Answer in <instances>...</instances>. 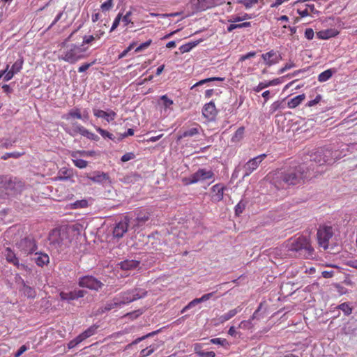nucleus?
I'll return each instance as SVG.
<instances>
[{"label": "nucleus", "mask_w": 357, "mask_h": 357, "mask_svg": "<svg viewBox=\"0 0 357 357\" xmlns=\"http://www.w3.org/2000/svg\"><path fill=\"white\" fill-rule=\"evenodd\" d=\"M214 176V172L211 169L199 168L197 172L192 174L190 176L183 178L182 183L185 185H190L192 184L204 182L207 180H211V182H213Z\"/></svg>", "instance_id": "nucleus-4"}, {"label": "nucleus", "mask_w": 357, "mask_h": 357, "mask_svg": "<svg viewBox=\"0 0 357 357\" xmlns=\"http://www.w3.org/2000/svg\"><path fill=\"white\" fill-rule=\"evenodd\" d=\"M50 240L53 245H56L61 249L68 248L71 239L67 229H55L50 235Z\"/></svg>", "instance_id": "nucleus-5"}, {"label": "nucleus", "mask_w": 357, "mask_h": 357, "mask_svg": "<svg viewBox=\"0 0 357 357\" xmlns=\"http://www.w3.org/2000/svg\"><path fill=\"white\" fill-rule=\"evenodd\" d=\"M120 267L123 270L128 271L132 270L138 267L139 261L137 260H125L120 263Z\"/></svg>", "instance_id": "nucleus-29"}, {"label": "nucleus", "mask_w": 357, "mask_h": 357, "mask_svg": "<svg viewBox=\"0 0 357 357\" xmlns=\"http://www.w3.org/2000/svg\"><path fill=\"white\" fill-rule=\"evenodd\" d=\"M335 70L332 69H328L321 73L318 76V81L320 82H324L328 81L333 75Z\"/></svg>", "instance_id": "nucleus-37"}, {"label": "nucleus", "mask_w": 357, "mask_h": 357, "mask_svg": "<svg viewBox=\"0 0 357 357\" xmlns=\"http://www.w3.org/2000/svg\"><path fill=\"white\" fill-rule=\"evenodd\" d=\"M95 63V61H93L92 63H83L82 65H81L79 68H78V72L79 73H84L85 71H86L92 65H93Z\"/></svg>", "instance_id": "nucleus-62"}, {"label": "nucleus", "mask_w": 357, "mask_h": 357, "mask_svg": "<svg viewBox=\"0 0 357 357\" xmlns=\"http://www.w3.org/2000/svg\"><path fill=\"white\" fill-rule=\"evenodd\" d=\"M195 46H196V43H188L181 45L179 47V50L181 53H186V52H190Z\"/></svg>", "instance_id": "nucleus-48"}, {"label": "nucleus", "mask_w": 357, "mask_h": 357, "mask_svg": "<svg viewBox=\"0 0 357 357\" xmlns=\"http://www.w3.org/2000/svg\"><path fill=\"white\" fill-rule=\"evenodd\" d=\"M72 172L68 169H61L58 174V176L55 178L57 181H64L70 178L72 176Z\"/></svg>", "instance_id": "nucleus-34"}, {"label": "nucleus", "mask_w": 357, "mask_h": 357, "mask_svg": "<svg viewBox=\"0 0 357 357\" xmlns=\"http://www.w3.org/2000/svg\"><path fill=\"white\" fill-rule=\"evenodd\" d=\"M151 43H152L151 39H149V40L142 43L135 49V52H140L143 51L144 50L148 48L151 45Z\"/></svg>", "instance_id": "nucleus-54"}, {"label": "nucleus", "mask_w": 357, "mask_h": 357, "mask_svg": "<svg viewBox=\"0 0 357 357\" xmlns=\"http://www.w3.org/2000/svg\"><path fill=\"white\" fill-rule=\"evenodd\" d=\"M38 256L35 258L36 264L39 266H43L44 265L49 263L50 257L48 255L45 253H37Z\"/></svg>", "instance_id": "nucleus-32"}, {"label": "nucleus", "mask_w": 357, "mask_h": 357, "mask_svg": "<svg viewBox=\"0 0 357 357\" xmlns=\"http://www.w3.org/2000/svg\"><path fill=\"white\" fill-rule=\"evenodd\" d=\"M321 100L322 96L320 94H317L313 100H311L307 102L306 106L309 107H313L317 104L319 103Z\"/></svg>", "instance_id": "nucleus-53"}, {"label": "nucleus", "mask_w": 357, "mask_h": 357, "mask_svg": "<svg viewBox=\"0 0 357 357\" xmlns=\"http://www.w3.org/2000/svg\"><path fill=\"white\" fill-rule=\"evenodd\" d=\"M23 64L24 60L23 58L21 57L12 65L11 68L10 70L15 74H17L19 72H20V70L22 69Z\"/></svg>", "instance_id": "nucleus-38"}, {"label": "nucleus", "mask_w": 357, "mask_h": 357, "mask_svg": "<svg viewBox=\"0 0 357 357\" xmlns=\"http://www.w3.org/2000/svg\"><path fill=\"white\" fill-rule=\"evenodd\" d=\"M73 128L72 132H70V134L72 136H75L77 133L80 134L81 133V131H80L81 129H84V126H81L80 124H78L77 123H73Z\"/></svg>", "instance_id": "nucleus-57"}, {"label": "nucleus", "mask_w": 357, "mask_h": 357, "mask_svg": "<svg viewBox=\"0 0 357 357\" xmlns=\"http://www.w3.org/2000/svg\"><path fill=\"white\" fill-rule=\"evenodd\" d=\"M307 172H304L303 166H298L294 169H288L282 174V180L287 185H297L301 183L307 178Z\"/></svg>", "instance_id": "nucleus-3"}, {"label": "nucleus", "mask_w": 357, "mask_h": 357, "mask_svg": "<svg viewBox=\"0 0 357 357\" xmlns=\"http://www.w3.org/2000/svg\"><path fill=\"white\" fill-rule=\"evenodd\" d=\"M200 131H202L201 126L199 124H195L192 127L185 130L182 133L178 135L177 141H180L185 137H192L196 135L199 134Z\"/></svg>", "instance_id": "nucleus-19"}, {"label": "nucleus", "mask_w": 357, "mask_h": 357, "mask_svg": "<svg viewBox=\"0 0 357 357\" xmlns=\"http://www.w3.org/2000/svg\"><path fill=\"white\" fill-rule=\"evenodd\" d=\"M86 291L84 290H74L70 292L61 291L59 294L61 301H71L84 296Z\"/></svg>", "instance_id": "nucleus-14"}, {"label": "nucleus", "mask_w": 357, "mask_h": 357, "mask_svg": "<svg viewBox=\"0 0 357 357\" xmlns=\"http://www.w3.org/2000/svg\"><path fill=\"white\" fill-rule=\"evenodd\" d=\"M147 291L142 289H134L121 294V303H129L146 296Z\"/></svg>", "instance_id": "nucleus-9"}, {"label": "nucleus", "mask_w": 357, "mask_h": 357, "mask_svg": "<svg viewBox=\"0 0 357 357\" xmlns=\"http://www.w3.org/2000/svg\"><path fill=\"white\" fill-rule=\"evenodd\" d=\"M150 213L146 210H142L138 212L136 217V221L138 224H143L149 220Z\"/></svg>", "instance_id": "nucleus-33"}, {"label": "nucleus", "mask_w": 357, "mask_h": 357, "mask_svg": "<svg viewBox=\"0 0 357 357\" xmlns=\"http://www.w3.org/2000/svg\"><path fill=\"white\" fill-rule=\"evenodd\" d=\"M210 342L215 344H219L223 347L229 345V342L226 339H222L220 337L211 339Z\"/></svg>", "instance_id": "nucleus-49"}, {"label": "nucleus", "mask_w": 357, "mask_h": 357, "mask_svg": "<svg viewBox=\"0 0 357 357\" xmlns=\"http://www.w3.org/2000/svg\"><path fill=\"white\" fill-rule=\"evenodd\" d=\"M267 87H268V82L264 81V82H259V84L257 86H255L252 90L256 93H259Z\"/></svg>", "instance_id": "nucleus-55"}, {"label": "nucleus", "mask_w": 357, "mask_h": 357, "mask_svg": "<svg viewBox=\"0 0 357 357\" xmlns=\"http://www.w3.org/2000/svg\"><path fill=\"white\" fill-rule=\"evenodd\" d=\"M0 179L8 184L6 194L15 195L21 192L24 188V183L17 178H2Z\"/></svg>", "instance_id": "nucleus-10"}, {"label": "nucleus", "mask_w": 357, "mask_h": 357, "mask_svg": "<svg viewBox=\"0 0 357 357\" xmlns=\"http://www.w3.org/2000/svg\"><path fill=\"white\" fill-rule=\"evenodd\" d=\"M113 8V0H107L102 3L100 6V8L102 12H107Z\"/></svg>", "instance_id": "nucleus-50"}, {"label": "nucleus", "mask_w": 357, "mask_h": 357, "mask_svg": "<svg viewBox=\"0 0 357 357\" xmlns=\"http://www.w3.org/2000/svg\"><path fill=\"white\" fill-rule=\"evenodd\" d=\"M224 79H225V78H223V77H213L206 78V79H202V80L199 81L198 82H197L196 84H195L192 86V89H193L195 87H197L198 86L203 85L204 84H206V83H208V82H212V81H223Z\"/></svg>", "instance_id": "nucleus-43"}, {"label": "nucleus", "mask_w": 357, "mask_h": 357, "mask_svg": "<svg viewBox=\"0 0 357 357\" xmlns=\"http://www.w3.org/2000/svg\"><path fill=\"white\" fill-rule=\"evenodd\" d=\"M3 254L8 263L13 264L17 268H26V266L24 264H20L18 257L16 256V254L11 248H6Z\"/></svg>", "instance_id": "nucleus-15"}, {"label": "nucleus", "mask_w": 357, "mask_h": 357, "mask_svg": "<svg viewBox=\"0 0 357 357\" xmlns=\"http://www.w3.org/2000/svg\"><path fill=\"white\" fill-rule=\"evenodd\" d=\"M130 220L128 217H124L122 220L118 222L113 229V235L115 238H122L125 233L127 232Z\"/></svg>", "instance_id": "nucleus-12"}, {"label": "nucleus", "mask_w": 357, "mask_h": 357, "mask_svg": "<svg viewBox=\"0 0 357 357\" xmlns=\"http://www.w3.org/2000/svg\"><path fill=\"white\" fill-rule=\"evenodd\" d=\"M279 57L280 56L278 55L277 52L274 50H271L261 55V58L264 60V63L268 66H271L278 63L280 60Z\"/></svg>", "instance_id": "nucleus-18"}, {"label": "nucleus", "mask_w": 357, "mask_h": 357, "mask_svg": "<svg viewBox=\"0 0 357 357\" xmlns=\"http://www.w3.org/2000/svg\"><path fill=\"white\" fill-rule=\"evenodd\" d=\"M257 0H237V3L243 4L246 8H250Z\"/></svg>", "instance_id": "nucleus-59"}, {"label": "nucleus", "mask_w": 357, "mask_h": 357, "mask_svg": "<svg viewBox=\"0 0 357 357\" xmlns=\"http://www.w3.org/2000/svg\"><path fill=\"white\" fill-rule=\"evenodd\" d=\"M157 333H158V331L149 333L146 334V335H144L142 337H138L135 340H134L131 344H128V347H130V345H132V344H137L139 342H140L141 341L145 340L146 338L149 337H152V336H153L154 335H155Z\"/></svg>", "instance_id": "nucleus-52"}, {"label": "nucleus", "mask_w": 357, "mask_h": 357, "mask_svg": "<svg viewBox=\"0 0 357 357\" xmlns=\"http://www.w3.org/2000/svg\"><path fill=\"white\" fill-rule=\"evenodd\" d=\"M78 284L81 287L88 288L94 291H98L104 286L102 282L92 275H86L79 278Z\"/></svg>", "instance_id": "nucleus-8"}, {"label": "nucleus", "mask_w": 357, "mask_h": 357, "mask_svg": "<svg viewBox=\"0 0 357 357\" xmlns=\"http://www.w3.org/2000/svg\"><path fill=\"white\" fill-rule=\"evenodd\" d=\"M121 17H122V13H119L112 23V25L110 29V32L114 31L119 26L120 22L121 20Z\"/></svg>", "instance_id": "nucleus-51"}, {"label": "nucleus", "mask_w": 357, "mask_h": 357, "mask_svg": "<svg viewBox=\"0 0 357 357\" xmlns=\"http://www.w3.org/2000/svg\"><path fill=\"white\" fill-rule=\"evenodd\" d=\"M225 3V0H197L195 6L197 10L204 11L222 5Z\"/></svg>", "instance_id": "nucleus-13"}, {"label": "nucleus", "mask_w": 357, "mask_h": 357, "mask_svg": "<svg viewBox=\"0 0 357 357\" xmlns=\"http://www.w3.org/2000/svg\"><path fill=\"white\" fill-rule=\"evenodd\" d=\"M288 251L298 253L305 258L312 257L314 249L310 245V241L305 236H298L289 239L286 243Z\"/></svg>", "instance_id": "nucleus-2"}, {"label": "nucleus", "mask_w": 357, "mask_h": 357, "mask_svg": "<svg viewBox=\"0 0 357 357\" xmlns=\"http://www.w3.org/2000/svg\"><path fill=\"white\" fill-rule=\"evenodd\" d=\"M98 327L99 326L96 324L91 326L86 330H85L84 332L79 335V337L82 339V341H84L88 337H90L91 336L93 335L96 333V331L98 328Z\"/></svg>", "instance_id": "nucleus-31"}, {"label": "nucleus", "mask_w": 357, "mask_h": 357, "mask_svg": "<svg viewBox=\"0 0 357 357\" xmlns=\"http://www.w3.org/2000/svg\"><path fill=\"white\" fill-rule=\"evenodd\" d=\"M215 292H211V293H208V294H204L202 297L200 298H195L194 300H192V301H190L187 305H185L181 310V313H183L185 312V311H187L188 310L193 307L194 306H195L198 303H200L202 302H204V301H208V299H210L211 298L213 297V296L214 295Z\"/></svg>", "instance_id": "nucleus-21"}, {"label": "nucleus", "mask_w": 357, "mask_h": 357, "mask_svg": "<svg viewBox=\"0 0 357 357\" xmlns=\"http://www.w3.org/2000/svg\"><path fill=\"white\" fill-rule=\"evenodd\" d=\"M198 356L199 357H215L214 351H199Z\"/></svg>", "instance_id": "nucleus-64"}, {"label": "nucleus", "mask_w": 357, "mask_h": 357, "mask_svg": "<svg viewBox=\"0 0 357 357\" xmlns=\"http://www.w3.org/2000/svg\"><path fill=\"white\" fill-rule=\"evenodd\" d=\"M71 208L77 209V208H84L89 206V202L86 199H81L77 200L75 202L72 203Z\"/></svg>", "instance_id": "nucleus-40"}, {"label": "nucleus", "mask_w": 357, "mask_h": 357, "mask_svg": "<svg viewBox=\"0 0 357 357\" xmlns=\"http://www.w3.org/2000/svg\"><path fill=\"white\" fill-rule=\"evenodd\" d=\"M259 310H257L255 313L252 316L251 319H250L249 320H244V321H242L239 325H238V328H242V329H250L252 327V321L255 319V313L258 311Z\"/></svg>", "instance_id": "nucleus-42"}, {"label": "nucleus", "mask_w": 357, "mask_h": 357, "mask_svg": "<svg viewBox=\"0 0 357 357\" xmlns=\"http://www.w3.org/2000/svg\"><path fill=\"white\" fill-rule=\"evenodd\" d=\"M135 157V154L132 152L125 153L121 158L122 162H127L134 159Z\"/></svg>", "instance_id": "nucleus-63"}, {"label": "nucleus", "mask_w": 357, "mask_h": 357, "mask_svg": "<svg viewBox=\"0 0 357 357\" xmlns=\"http://www.w3.org/2000/svg\"><path fill=\"white\" fill-rule=\"evenodd\" d=\"M266 156V154L263 153L248 160L243 166L245 172L244 177L250 175L255 170H256Z\"/></svg>", "instance_id": "nucleus-11"}, {"label": "nucleus", "mask_w": 357, "mask_h": 357, "mask_svg": "<svg viewBox=\"0 0 357 357\" xmlns=\"http://www.w3.org/2000/svg\"><path fill=\"white\" fill-rule=\"evenodd\" d=\"M89 179L94 183H102L109 179V176L107 173L96 171L92 172L89 176Z\"/></svg>", "instance_id": "nucleus-23"}, {"label": "nucleus", "mask_w": 357, "mask_h": 357, "mask_svg": "<svg viewBox=\"0 0 357 357\" xmlns=\"http://www.w3.org/2000/svg\"><path fill=\"white\" fill-rule=\"evenodd\" d=\"M297 13L301 17H305L310 15L311 13H317L318 11L316 10L314 4H306L305 8H298Z\"/></svg>", "instance_id": "nucleus-27"}, {"label": "nucleus", "mask_w": 357, "mask_h": 357, "mask_svg": "<svg viewBox=\"0 0 357 357\" xmlns=\"http://www.w3.org/2000/svg\"><path fill=\"white\" fill-rule=\"evenodd\" d=\"M72 161L74 165L79 169H84L88 165L87 161L82 159H79L77 158V157H76L75 158H73Z\"/></svg>", "instance_id": "nucleus-44"}, {"label": "nucleus", "mask_w": 357, "mask_h": 357, "mask_svg": "<svg viewBox=\"0 0 357 357\" xmlns=\"http://www.w3.org/2000/svg\"><path fill=\"white\" fill-rule=\"evenodd\" d=\"M66 119L69 120L70 119H82V115L81 110L79 108H73L70 109L66 116Z\"/></svg>", "instance_id": "nucleus-35"}, {"label": "nucleus", "mask_w": 357, "mask_h": 357, "mask_svg": "<svg viewBox=\"0 0 357 357\" xmlns=\"http://www.w3.org/2000/svg\"><path fill=\"white\" fill-rule=\"evenodd\" d=\"M132 15V12L131 10L126 12V13L124 15L122 14L121 21L123 23L124 26H127L130 24L131 25V26H134V23L131 19Z\"/></svg>", "instance_id": "nucleus-39"}, {"label": "nucleus", "mask_w": 357, "mask_h": 357, "mask_svg": "<svg viewBox=\"0 0 357 357\" xmlns=\"http://www.w3.org/2000/svg\"><path fill=\"white\" fill-rule=\"evenodd\" d=\"M305 99L304 93L298 95L290 99L287 102V107L290 109H294L298 107Z\"/></svg>", "instance_id": "nucleus-28"}, {"label": "nucleus", "mask_w": 357, "mask_h": 357, "mask_svg": "<svg viewBox=\"0 0 357 357\" xmlns=\"http://www.w3.org/2000/svg\"><path fill=\"white\" fill-rule=\"evenodd\" d=\"M24 152H22V153H20V152L6 153L1 157V158L4 160H6L10 158H18L20 156H22V155H24Z\"/></svg>", "instance_id": "nucleus-47"}, {"label": "nucleus", "mask_w": 357, "mask_h": 357, "mask_svg": "<svg viewBox=\"0 0 357 357\" xmlns=\"http://www.w3.org/2000/svg\"><path fill=\"white\" fill-rule=\"evenodd\" d=\"M20 255L27 257L36 252L38 249L36 241L33 237H25L16 243Z\"/></svg>", "instance_id": "nucleus-7"}, {"label": "nucleus", "mask_w": 357, "mask_h": 357, "mask_svg": "<svg viewBox=\"0 0 357 357\" xmlns=\"http://www.w3.org/2000/svg\"><path fill=\"white\" fill-rule=\"evenodd\" d=\"M241 310H242V308L240 306H238L236 308L232 309V310H229L228 312L221 315L218 318L219 323L223 324L224 322L229 320L230 319L234 317L237 313L241 312Z\"/></svg>", "instance_id": "nucleus-25"}, {"label": "nucleus", "mask_w": 357, "mask_h": 357, "mask_svg": "<svg viewBox=\"0 0 357 357\" xmlns=\"http://www.w3.org/2000/svg\"><path fill=\"white\" fill-rule=\"evenodd\" d=\"M225 187L221 183H217L211 188L213 195H211V201L213 202H219L224 198V192Z\"/></svg>", "instance_id": "nucleus-16"}, {"label": "nucleus", "mask_w": 357, "mask_h": 357, "mask_svg": "<svg viewBox=\"0 0 357 357\" xmlns=\"http://www.w3.org/2000/svg\"><path fill=\"white\" fill-rule=\"evenodd\" d=\"M93 112L95 116L97 118H102L105 119L107 122H110L116 116V113L113 110H110L109 112H105L101 109H93Z\"/></svg>", "instance_id": "nucleus-20"}, {"label": "nucleus", "mask_w": 357, "mask_h": 357, "mask_svg": "<svg viewBox=\"0 0 357 357\" xmlns=\"http://www.w3.org/2000/svg\"><path fill=\"white\" fill-rule=\"evenodd\" d=\"M339 32L335 29H328L317 32V36L319 39L327 40L336 36Z\"/></svg>", "instance_id": "nucleus-24"}, {"label": "nucleus", "mask_w": 357, "mask_h": 357, "mask_svg": "<svg viewBox=\"0 0 357 357\" xmlns=\"http://www.w3.org/2000/svg\"><path fill=\"white\" fill-rule=\"evenodd\" d=\"M21 280H22V284L23 287L20 289V291L27 298H34L36 296V290L33 288L31 287L30 286L26 285L23 279L21 278Z\"/></svg>", "instance_id": "nucleus-26"}, {"label": "nucleus", "mask_w": 357, "mask_h": 357, "mask_svg": "<svg viewBox=\"0 0 357 357\" xmlns=\"http://www.w3.org/2000/svg\"><path fill=\"white\" fill-rule=\"evenodd\" d=\"M295 66V63L293 61H289L284 67L280 68L278 71L279 74L284 73L286 70H289Z\"/></svg>", "instance_id": "nucleus-61"}, {"label": "nucleus", "mask_w": 357, "mask_h": 357, "mask_svg": "<svg viewBox=\"0 0 357 357\" xmlns=\"http://www.w3.org/2000/svg\"><path fill=\"white\" fill-rule=\"evenodd\" d=\"M337 308L341 310L345 315H349L352 313V307L348 303H343L339 305Z\"/></svg>", "instance_id": "nucleus-45"}, {"label": "nucleus", "mask_w": 357, "mask_h": 357, "mask_svg": "<svg viewBox=\"0 0 357 357\" xmlns=\"http://www.w3.org/2000/svg\"><path fill=\"white\" fill-rule=\"evenodd\" d=\"M215 292H211V293H208V294H204L202 297L200 298H195L194 300H192V301H190L187 305H185L181 310V313H183L185 312V311H187L188 310L193 307L194 306H195L198 303H200L202 302H204V301H208V299H210L211 298L213 297V296L214 295Z\"/></svg>", "instance_id": "nucleus-22"}, {"label": "nucleus", "mask_w": 357, "mask_h": 357, "mask_svg": "<svg viewBox=\"0 0 357 357\" xmlns=\"http://www.w3.org/2000/svg\"><path fill=\"white\" fill-rule=\"evenodd\" d=\"M96 131L100 133V135L103 137V138H109L112 140H114V135L112 133H110L108 131L100 128V127H97L96 128Z\"/></svg>", "instance_id": "nucleus-46"}, {"label": "nucleus", "mask_w": 357, "mask_h": 357, "mask_svg": "<svg viewBox=\"0 0 357 357\" xmlns=\"http://www.w3.org/2000/svg\"><path fill=\"white\" fill-rule=\"evenodd\" d=\"M77 31H73L61 44L59 50V59L63 60L70 64H74L86 56L89 47H83L80 44L73 43L77 40L75 34Z\"/></svg>", "instance_id": "nucleus-1"}, {"label": "nucleus", "mask_w": 357, "mask_h": 357, "mask_svg": "<svg viewBox=\"0 0 357 357\" xmlns=\"http://www.w3.org/2000/svg\"><path fill=\"white\" fill-rule=\"evenodd\" d=\"M245 128H238L231 138V142L233 144H238L244 137Z\"/></svg>", "instance_id": "nucleus-30"}, {"label": "nucleus", "mask_w": 357, "mask_h": 357, "mask_svg": "<svg viewBox=\"0 0 357 357\" xmlns=\"http://www.w3.org/2000/svg\"><path fill=\"white\" fill-rule=\"evenodd\" d=\"M81 38L82 39V41L80 45H83V47H87V45H91L92 42L96 40L93 35H84L79 38H77V40H79Z\"/></svg>", "instance_id": "nucleus-41"}, {"label": "nucleus", "mask_w": 357, "mask_h": 357, "mask_svg": "<svg viewBox=\"0 0 357 357\" xmlns=\"http://www.w3.org/2000/svg\"><path fill=\"white\" fill-rule=\"evenodd\" d=\"M83 342L79 336H77L75 339L70 340L68 344V349H73L75 347L77 344Z\"/></svg>", "instance_id": "nucleus-56"}, {"label": "nucleus", "mask_w": 357, "mask_h": 357, "mask_svg": "<svg viewBox=\"0 0 357 357\" xmlns=\"http://www.w3.org/2000/svg\"><path fill=\"white\" fill-rule=\"evenodd\" d=\"M202 114L206 119L213 120L218 114L214 102L211 101L206 104L203 107Z\"/></svg>", "instance_id": "nucleus-17"}, {"label": "nucleus", "mask_w": 357, "mask_h": 357, "mask_svg": "<svg viewBox=\"0 0 357 357\" xmlns=\"http://www.w3.org/2000/svg\"><path fill=\"white\" fill-rule=\"evenodd\" d=\"M155 351L153 347H150L149 348H146L142 349L140 352V357H147L152 354Z\"/></svg>", "instance_id": "nucleus-60"}, {"label": "nucleus", "mask_w": 357, "mask_h": 357, "mask_svg": "<svg viewBox=\"0 0 357 357\" xmlns=\"http://www.w3.org/2000/svg\"><path fill=\"white\" fill-rule=\"evenodd\" d=\"M160 99L163 101L165 108H169L173 105V100L169 99L167 95L162 96Z\"/></svg>", "instance_id": "nucleus-58"}, {"label": "nucleus", "mask_w": 357, "mask_h": 357, "mask_svg": "<svg viewBox=\"0 0 357 357\" xmlns=\"http://www.w3.org/2000/svg\"><path fill=\"white\" fill-rule=\"evenodd\" d=\"M334 235V231L331 226L329 225H320L317 229V238L319 247L324 250H326L329 247L330 240Z\"/></svg>", "instance_id": "nucleus-6"}, {"label": "nucleus", "mask_w": 357, "mask_h": 357, "mask_svg": "<svg viewBox=\"0 0 357 357\" xmlns=\"http://www.w3.org/2000/svg\"><path fill=\"white\" fill-rule=\"evenodd\" d=\"M78 155L84 157H93L96 155V152L95 151H75L70 153V156L74 158L77 157Z\"/></svg>", "instance_id": "nucleus-36"}]
</instances>
